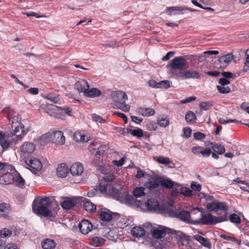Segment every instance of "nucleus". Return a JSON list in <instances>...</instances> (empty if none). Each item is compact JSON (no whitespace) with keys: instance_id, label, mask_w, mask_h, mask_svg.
<instances>
[{"instance_id":"obj_23","label":"nucleus","mask_w":249,"mask_h":249,"mask_svg":"<svg viewBox=\"0 0 249 249\" xmlns=\"http://www.w3.org/2000/svg\"><path fill=\"white\" fill-rule=\"evenodd\" d=\"M194 239L198 241L203 247L208 249L212 248V244L208 238H205L198 234H196L194 236Z\"/></svg>"},{"instance_id":"obj_55","label":"nucleus","mask_w":249,"mask_h":249,"mask_svg":"<svg viewBox=\"0 0 249 249\" xmlns=\"http://www.w3.org/2000/svg\"><path fill=\"white\" fill-rule=\"evenodd\" d=\"M7 208L5 203H1L0 204V213L1 215L5 217L6 216Z\"/></svg>"},{"instance_id":"obj_39","label":"nucleus","mask_w":249,"mask_h":249,"mask_svg":"<svg viewBox=\"0 0 249 249\" xmlns=\"http://www.w3.org/2000/svg\"><path fill=\"white\" fill-rule=\"evenodd\" d=\"M154 160L159 163L166 165L171 163V160L169 158L163 156L154 157Z\"/></svg>"},{"instance_id":"obj_14","label":"nucleus","mask_w":249,"mask_h":249,"mask_svg":"<svg viewBox=\"0 0 249 249\" xmlns=\"http://www.w3.org/2000/svg\"><path fill=\"white\" fill-rule=\"evenodd\" d=\"M73 138L76 142H86L89 140V136L85 131H76L73 135Z\"/></svg>"},{"instance_id":"obj_38","label":"nucleus","mask_w":249,"mask_h":249,"mask_svg":"<svg viewBox=\"0 0 249 249\" xmlns=\"http://www.w3.org/2000/svg\"><path fill=\"white\" fill-rule=\"evenodd\" d=\"M0 144L3 148V150H7L11 145H12L10 139L6 138V135L0 141Z\"/></svg>"},{"instance_id":"obj_28","label":"nucleus","mask_w":249,"mask_h":249,"mask_svg":"<svg viewBox=\"0 0 249 249\" xmlns=\"http://www.w3.org/2000/svg\"><path fill=\"white\" fill-rule=\"evenodd\" d=\"M77 201L75 198H69L63 201L61 206L64 209L69 210L76 205Z\"/></svg>"},{"instance_id":"obj_46","label":"nucleus","mask_w":249,"mask_h":249,"mask_svg":"<svg viewBox=\"0 0 249 249\" xmlns=\"http://www.w3.org/2000/svg\"><path fill=\"white\" fill-rule=\"evenodd\" d=\"M229 219L231 222L238 224L241 222L240 217L235 213H232L229 216Z\"/></svg>"},{"instance_id":"obj_57","label":"nucleus","mask_w":249,"mask_h":249,"mask_svg":"<svg viewBox=\"0 0 249 249\" xmlns=\"http://www.w3.org/2000/svg\"><path fill=\"white\" fill-rule=\"evenodd\" d=\"M193 136L195 139L197 140H203L205 138V135L200 132L194 133Z\"/></svg>"},{"instance_id":"obj_34","label":"nucleus","mask_w":249,"mask_h":249,"mask_svg":"<svg viewBox=\"0 0 249 249\" xmlns=\"http://www.w3.org/2000/svg\"><path fill=\"white\" fill-rule=\"evenodd\" d=\"M157 124L161 127H165L169 124V119L168 116L159 117L157 120Z\"/></svg>"},{"instance_id":"obj_49","label":"nucleus","mask_w":249,"mask_h":249,"mask_svg":"<svg viewBox=\"0 0 249 249\" xmlns=\"http://www.w3.org/2000/svg\"><path fill=\"white\" fill-rule=\"evenodd\" d=\"M131 134L134 137L140 138L143 136V133L142 129L138 128L137 129L132 130Z\"/></svg>"},{"instance_id":"obj_12","label":"nucleus","mask_w":249,"mask_h":249,"mask_svg":"<svg viewBox=\"0 0 249 249\" xmlns=\"http://www.w3.org/2000/svg\"><path fill=\"white\" fill-rule=\"evenodd\" d=\"M173 231L175 232V231L169 228L160 226L158 229H154L152 231V235L155 238L160 239L163 237L166 233L172 234Z\"/></svg>"},{"instance_id":"obj_52","label":"nucleus","mask_w":249,"mask_h":249,"mask_svg":"<svg viewBox=\"0 0 249 249\" xmlns=\"http://www.w3.org/2000/svg\"><path fill=\"white\" fill-rule=\"evenodd\" d=\"M220 237L224 239L231 241L234 242H236L237 243V244L238 245H240L241 244V241L238 240L237 239H236V238H235L233 237L227 236L226 235H225V234L221 235Z\"/></svg>"},{"instance_id":"obj_53","label":"nucleus","mask_w":249,"mask_h":249,"mask_svg":"<svg viewBox=\"0 0 249 249\" xmlns=\"http://www.w3.org/2000/svg\"><path fill=\"white\" fill-rule=\"evenodd\" d=\"M103 179L105 182H111L114 179V176L110 173H106L104 174Z\"/></svg>"},{"instance_id":"obj_4","label":"nucleus","mask_w":249,"mask_h":249,"mask_svg":"<svg viewBox=\"0 0 249 249\" xmlns=\"http://www.w3.org/2000/svg\"><path fill=\"white\" fill-rule=\"evenodd\" d=\"M194 210H197L200 212L202 214L201 222L204 224L211 225L227 221L228 219V216H226L225 212L223 213L222 215H218V216H213L209 213L203 214L202 210L198 207L195 208Z\"/></svg>"},{"instance_id":"obj_35","label":"nucleus","mask_w":249,"mask_h":249,"mask_svg":"<svg viewBox=\"0 0 249 249\" xmlns=\"http://www.w3.org/2000/svg\"><path fill=\"white\" fill-rule=\"evenodd\" d=\"M233 59V55L232 53H228L227 54L221 56L219 59V62L222 64H227L230 63Z\"/></svg>"},{"instance_id":"obj_59","label":"nucleus","mask_w":249,"mask_h":249,"mask_svg":"<svg viewBox=\"0 0 249 249\" xmlns=\"http://www.w3.org/2000/svg\"><path fill=\"white\" fill-rule=\"evenodd\" d=\"M192 130L189 127H185L183 129V137L185 138H189L190 137Z\"/></svg>"},{"instance_id":"obj_27","label":"nucleus","mask_w":249,"mask_h":249,"mask_svg":"<svg viewBox=\"0 0 249 249\" xmlns=\"http://www.w3.org/2000/svg\"><path fill=\"white\" fill-rule=\"evenodd\" d=\"M75 88L80 92H84L89 88L88 83L84 79L78 81L75 84Z\"/></svg>"},{"instance_id":"obj_61","label":"nucleus","mask_w":249,"mask_h":249,"mask_svg":"<svg viewBox=\"0 0 249 249\" xmlns=\"http://www.w3.org/2000/svg\"><path fill=\"white\" fill-rule=\"evenodd\" d=\"M202 150V147L197 146V147H193L192 148V152L196 154L197 155L198 154H201Z\"/></svg>"},{"instance_id":"obj_37","label":"nucleus","mask_w":249,"mask_h":249,"mask_svg":"<svg viewBox=\"0 0 249 249\" xmlns=\"http://www.w3.org/2000/svg\"><path fill=\"white\" fill-rule=\"evenodd\" d=\"M45 98L53 103H58L60 99L58 95L54 93H49L45 95Z\"/></svg>"},{"instance_id":"obj_11","label":"nucleus","mask_w":249,"mask_h":249,"mask_svg":"<svg viewBox=\"0 0 249 249\" xmlns=\"http://www.w3.org/2000/svg\"><path fill=\"white\" fill-rule=\"evenodd\" d=\"M24 160L28 166V169L35 174L36 171L40 170L42 168L41 161L36 158H27Z\"/></svg>"},{"instance_id":"obj_7","label":"nucleus","mask_w":249,"mask_h":249,"mask_svg":"<svg viewBox=\"0 0 249 249\" xmlns=\"http://www.w3.org/2000/svg\"><path fill=\"white\" fill-rule=\"evenodd\" d=\"M36 150L35 144L31 142H25L19 147L18 152L20 157L24 160L28 158Z\"/></svg>"},{"instance_id":"obj_45","label":"nucleus","mask_w":249,"mask_h":249,"mask_svg":"<svg viewBox=\"0 0 249 249\" xmlns=\"http://www.w3.org/2000/svg\"><path fill=\"white\" fill-rule=\"evenodd\" d=\"M196 119V115L192 111H188L185 115V120L187 122L193 123Z\"/></svg>"},{"instance_id":"obj_18","label":"nucleus","mask_w":249,"mask_h":249,"mask_svg":"<svg viewBox=\"0 0 249 249\" xmlns=\"http://www.w3.org/2000/svg\"><path fill=\"white\" fill-rule=\"evenodd\" d=\"M144 206L147 210L155 211L159 209V204L157 199L154 198H150L144 203Z\"/></svg>"},{"instance_id":"obj_26","label":"nucleus","mask_w":249,"mask_h":249,"mask_svg":"<svg viewBox=\"0 0 249 249\" xmlns=\"http://www.w3.org/2000/svg\"><path fill=\"white\" fill-rule=\"evenodd\" d=\"M68 171L69 168L66 164L61 163L57 167V175L59 177L65 178L67 176Z\"/></svg>"},{"instance_id":"obj_19","label":"nucleus","mask_w":249,"mask_h":249,"mask_svg":"<svg viewBox=\"0 0 249 249\" xmlns=\"http://www.w3.org/2000/svg\"><path fill=\"white\" fill-rule=\"evenodd\" d=\"M167 11L169 15L184 14L186 12V7L173 6L167 8Z\"/></svg>"},{"instance_id":"obj_6","label":"nucleus","mask_w":249,"mask_h":249,"mask_svg":"<svg viewBox=\"0 0 249 249\" xmlns=\"http://www.w3.org/2000/svg\"><path fill=\"white\" fill-rule=\"evenodd\" d=\"M207 208L209 211H215L217 212L218 215H222L225 212L226 216L227 215L228 206L226 204L223 202L214 201L207 204Z\"/></svg>"},{"instance_id":"obj_25","label":"nucleus","mask_w":249,"mask_h":249,"mask_svg":"<svg viewBox=\"0 0 249 249\" xmlns=\"http://www.w3.org/2000/svg\"><path fill=\"white\" fill-rule=\"evenodd\" d=\"M107 195L117 199L122 197V194L119 189L112 186H109Z\"/></svg>"},{"instance_id":"obj_60","label":"nucleus","mask_w":249,"mask_h":249,"mask_svg":"<svg viewBox=\"0 0 249 249\" xmlns=\"http://www.w3.org/2000/svg\"><path fill=\"white\" fill-rule=\"evenodd\" d=\"M211 152H212V151H211V149H210V148L204 149L202 147V152L201 154L202 155V156L203 157H208L211 155Z\"/></svg>"},{"instance_id":"obj_32","label":"nucleus","mask_w":249,"mask_h":249,"mask_svg":"<svg viewBox=\"0 0 249 249\" xmlns=\"http://www.w3.org/2000/svg\"><path fill=\"white\" fill-rule=\"evenodd\" d=\"M145 195V188L143 187H136L133 190V195L136 198L142 197Z\"/></svg>"},{"instance_id":"obj_58","label":"nucleus","mask_w":249,"mask_h":249,"mask_svg":"<svg viewBox=\"0 0 249 249\" xmlns=\"http://www.w3.org/2000/svg\"><path fill=\"white\" fill-rule=\"evenodd\" d=\"M159 88H164L165 89L169 88L170 86V82L168 80H163L161 81L160 82H159Z\"/></svg>"},{"instance_id":"obj_17","label":"nucleus","mask_w":249,"mask_h":249,"mask_svg":"<svg viewBox=\"0 0 249 249\" xmlns=\"http://www.w3.org/2000/svg\"><path fill=\"white\" fill-rule=\"evenodd\" d=\"M70 171L72 176H78L83 173L84 167L80 163L75 162L71 166Z\"/></svg>"},{"instance_id":"obj_33","label":"nucleus","mask_w":249,"mask_h":249,"mask_svg":"<svg viewBox=\"0 0 249 249\" xmlns=\"http://www.w3.org/2000/svg\"><path fill=\"white\" fill-rule=\"evenodd\" d=\"M100 217L102 221H109L112 219L113 215L110 211L108 210H105L100 213Z\"/></svg>"},{"instance_id":"obj_9","label":"nucleus","mask_w":249,"mask_h":249,"mask_svg":"<svg viewBox=\"0 0 249 249\" xmlns=\"http://www.w3.org/2000/svg\"><path fill=\"white\" fill-rule=\"evenodd\" d=\"M27 131L23 129L18 131L11 130L6 133V138L10 139L12 144H17L22 141L24 136L26 134Z\"/></svg>"},{"instance_id":"obj_10","label":"nucleus","mask_w":249,"mask_h":249,"mask_svg":"<svg viewBox=\"0 0 249 249\" xmlns=\"http://www.w3.org/2000/svg\"><path fill=\"white\" fill-rule=\"evenodd\" d=\"M168 214L171 217H175L186 223H190V214L187 211H180L172 209L168 211Z\"/></svg>"},{"instance_id":"obj_21","label":"nucleus","mask_w":249,"mask_h":249,"mask_svg":"<svg viewBox=\"0 0 249 249\" xmlns=\"http://www.w3.org/2000/svg\"><path fill=\"white\" fill-rule=\"evenodd\" d=\"M136 112L143 116L149 117L152 116L155 114V111L153 109L150 107H138Z\"/></svg>"},{"instance_id":"obj_47","label":"nucleus","mask_w":249,"mask_h":249,"mask_svg":"<svg viewBox=\"0 0 249 249\" xmlns=\"http://www.w3.org/2000/svg\"><path fill=\"white\" fill-rule=\"evenodd\" d=\"M180 194L185 196H191L193 195V191L188 188L182 187L180 190Z\"/></svg>"},{"instance_id":"obj_50","label":"nucleus","mask_w":249,"mask_h":249,"mask_svg":"<svg viewBox=\"0 0 249 249\" xmlns=\"http://www.w3.org/2000/svg\"><path fill=\"white\" fill-rule=\"evenodd\" d=\"M109 186V185H107L104 183H100L98 186V189L100 192L107 195Z\"/></svg>"},{"instance_id":"obj_41","label":"nucleus","mask_w":249,"mask_h":249,"mask_svg":"<svg viewBox=\"0 0 249 249\" xmlns=\"http://www.w3.org/2000/svg\"><path fill=\"white\" fill-rule=\"evenodd\" d=\"M212 149L215 153H217L218 154H222L225 151V147L218 143H215L212 146Z\"/></svg>"},{"instance_id":"obj_42","label":"nucleus","mask_w":249,"mask_h":249,"mask_svg":"<svg viewBox=\"0 0 249 249\" xmlns=\"http://www.w3.org/2000/svg\"><path fill=\"white\" fill-rule=\"evenodd\" d=\"M213 106V102L208 101V102H203L199 103L200 107L204 110H208Z\"/></svg>"},{"instance_id":"obj_54","label":"nucleus","mask_w":249,"mask_h":249,"mask_svg":"<svg viewBox=\"0 0 249 249\" xmlns=\"http://www.w3.org/2000/svg\"><path fill=\"white\" fill-rule=\"evenodd\" d=\"M146 128L150 131L155 130L157 128V124L154 122H149L146 124Z\"/></svg>"},{"instance_id":"obj_40","label":"nucleus","mask_w":249,"mask_h":249,"mask_svg":"<svg viewBox=\"0 0 249 249\" xmlns=\"http://www.w3.org/2000/svg\"><path fill=\"white\" fill-rule=\"evenodd\" d=\"M15 181L19 186L22 187L25 185V180L18 173H16L14 175Z\"/></svg>"},{"instance_id":"obj_20","label":"nucleus","mask_w":249,"mask_h":249,"mask_svg":"<svg viewBox=\"0 0 249 249\" xmlns=\"http://www.w3.org/2000/svg\"><path fill=\"white\" fill-rule=\"evenodd\" d=\"M160 185V179L157 178H152L146 182L144 186L147 189L150 190L158 189Z\"/></svg>"},{"instance_id":"obj_24","label":"nucleus","mask_w":249,"mask_h":249,"mask_svg":"<svg viewBox=\"0 0 249 249\" xmlns=\"http://www.w3.org/2000/svg\"><path fill=\"white\" fill-rule=\"evenodd\" d=\"M14 180V175L11 173H7L3 174L0 176V183L2 184H9L12 183Z\"/></svg>"},{"instance_id":"obj_29","label":"nucleus","mask_w":249,"mask_h":249,"mask_svg":"<svg viewBox=\"0 0 249 249\" xmlns=\"http://www.w3.org/2000/svg\"><path fill=\"white\" fill-rule=\"evenodd\" d=\"M84 95L88 97L95 98L101 95V91L96 88L88 89L85 92Z\"/></svg>"},{"instance_id":"obj_36","label":"nucleus","mask_w":249,"mask_h":249,"mask_svg":"<svg viewBox=\"0 0 249 249\" xmlns=\"http://www.w3.org/2000/svg\"><path fill=\"white\" fill-rule=\"evenodd\" d=\"M84 208L85 210L89 212H93L96 210V206L90 202L88 199L84 198Z\"/></svg>"},{"instance_id":"obj_62","label":"nucleus","mask_w":249,"mask_h":249,"mask_svg":"<svg viewBox=\"0 0 249 249\" xmlns=\"http://www.w3.org/2000/svg\"><path fill=\"white\" fill-rule=\"evenodd\" d=\"M114 114H115V115H117L119 117H120L121 118H122L123 120L124 121L125 124H127V118L126 116L124 114L120 112H115L114 113Z\"/></svg>"},{"instance_id":"obj_48","label":"nucleus","mask_w":249,"mask_h":249,"mask_svg":"<svg viewBox=\"0 0 249 249\" xmlns=\"http://www.w3.org/2000/svg\"><path fill=\"white\" fill-rule=\"evenodd\" d=\"M160 184L164 187L171 188L173 187L174 183L169 179L160 180Z\"/></svg>"},{"instance_id":"obj_5","label":"nucleus","mask_w":249,"mask_h":249,"mask_svg":"<svg viewBox=\"0 0 249 249\" xmlns=\"http://www.w3.org/2000/svg\"><path fill=\"white\" fill-rule=\"evenodd\" d=\"M42 139H47L48 141L53 143L63 145L65 142V138L63 133L59 130L49 132L48 133L43 135L41 137Z\"/></svg>"},{"instance_id":"obj_30","label":"nucleus","mask_w":249,"mask_h":249,"mask_svg":"<svg viewBox=\"0 0 249 249\" xmlns=\"http://www.w3.org/2000/svg\"><path fill=\"white\" fill-rule=\"evenodd\" d=\"M41 245L43 249H54L56 243L52 239H46L42 242Z\"/></svg>"},{"instance_id":"obj_15","label":"nucleus","mask_w":249,"mask_h":249,"mask_svg":"<svg viewBox=\"0 0 249 249\" xmlns=\"http://www.w3.org/2000/svg\"><path fill=\"white\" fill-rule=\"evenodd\" d=\"M93 228L92 224L88 220H82L79 224V228L81 232L84 234H88Z\"/></svg>"},{"instance_id":"obj_8","label":"nucleus","mask_w":249,"mask_h":249,"mask_svg":"<svg viewBox=\"0 0 249 249\" xmlns=\"http://www.w3.org/2000/svg\"><path fill=\"white\" fill-rule=\"evenodd\" d=\"M72 111V108L69 107H58L57 106H53L51 109H49L47 111V113L52 117L58 118L60 117L58 113L67 114L69 116H71Z\"/></svg>"},{"instance_id":"obj_22","label":"nucleus","mask_w":249,"mask_h":249,"mask_svg":"<svg viewBox=\"0 0 249 249\" xmlns=\"http://www.w3.org/2000/svg\"><path fill=\"white\" fill-rule=\"evenodd\" d=\"M199 74L198 72L195 71H184L178 78L181 79H189L195 78L198 79L199 78Z\"/></svg>"},{"instance_id":"obj_51","label":"nucleus","mask_w":249,"mask_h":249,"mask_svg":"<svg viewBox=\"0 0 249 249\" xmlns=\"http://www.w3.org/2000/svg\"><path fill=\"white\" fill-rule=\"evenodd\" d=\"M216 88L219 92L221 93L225 94L229 93L231 91V89L228 87L224 86H217Z\"/></svg>"},{"instance_id":"obj_13","label":"nucleus","mask_w":249,"mask_h":249,"mask_svg":"<svg viewBox=\"0 0 249 249\" xmlns=\"http://www.w3.org/2000/svg\"><path fill=\"white\" fill-rule=\"evenodd\" d=\"M10 125H11V130L14 131H18L23 129V125L20 122V118L16 115L11 117L9 119Z\"/></svg>"},{"instance_id":"obj_2","label":"nucleus","mask_w":249,"mask_h":249,"mask_svg":"<svg viewBox=\"0 0 249 249\" xmlns=\"http://www.w3.org/2000/svg\"><path fill=\"white\" fill-rule=\"evenodd\" d=\"M110 96L114 102V107L124 112L129 111L130 106L125 103L128 100V97L124 91L121 90L113 91L111 92Z\"/></svg>"},{"instance_id":"obj_63","label":"nucleus","mask_w":249,"mask_h":249,"mask_svg":"<svg viewBox=\"0 0 249 249\" xmlns=\"http://www.w3.org/2000/svg\"><path fill=\"white\" fill-rule=\"evenodd\" d=\"M148 85L150 87L154 88H159V82H157L154 80H150L148 81Z\"/></svg>"},{"instance_id":"obj_31","label":"nucleus","mask_w":249,"mask_h":249,"mask_svg":"<svg viewBox=\"0 0 249 249\" xmlns=\"http://www.w3.org/2000/svg\"><path fill=\"white\" fill-rule=\"evenodd\" d=\"M132 235L135 237H141L144 235L145 231L141 227H135L131 231Z\"/></svg>"},{"instance_id":"obj_16","label":"nucleus","mask_w":249,"mask_h":249,"mask_svg":"<svg viewBox=\"0 0 249 249\" xmlns=\"http://www.w3.org/2000/svg\"><path fill=\"white\" fill-rule=\"evenodd\" d=\"M172 233L176 234V238L178 242L182 246H187L189 244L190 238L187 235H185L182 232L178 231H173Z\"/></svg>"},{"instance_id":"obj_3","label":"nucleus","mask_w":249,"mask_h":249,"mask_svg":"<svg viewBox=\"0 0 249 249\" xmlns=\"http://www.w3.org/2000/svg\"><path fill=\"white\" fill-rule=\"evenodd\" d=\"M187 61L183 57H176L174 58L167 67L170 68V72L173 75L179 78L185 70Z\"/></svg>"},{"instance_id":"obj_44","label":"nucleus","mask_w":249,"mask_h":249,"mask_svg":"<svg viewBox=\"0 0 249 249\" xmlns=\"http://www.w3.org/2000/svg\"><path fill=\"white\" fill-rule=\"evenodd\" d=\"M12 235V231L7 228H4L0 231V237L1 238H7Z\"/></svg>"},{"instance_id":"obj_64","label":"nucleus","mask_w":249,"mask_h":249,"mask_svg":"<svg viewBox=\"0 0 249 249\" xmlns=\"http://www.w3.org/2000/svg\"><path fill=\"white\" fill-rule=\"evenodd\" d=\"M92 117L93 120L96 122H99V123H102L104 121V120L103 119V118L101 116H100L98 115H96V114H93L92 115Z\"/></svg>"},{"instance_id":"obj_43","label":"nucleus","mask_w":249,"mask_h":249,"mask_svg":"<svg viewBox=\"0 0 249 249\" xmlns=\"http://www.w3.org/2000/svg\"><path fill=\"white\" fill-rule=\"evenodd\" d=\"M105 241L106 240L104 239L99 237H95L92 239L93 244L96 247L103 245Z\"/></svg>"},{"instance_id":"obj_1","label":"nucleus","mask_w":249,"mask_h":249,"mask_svg":"<svg viewBox=\"0 0 249 249\" xmlns=\"http://www.w3.org/2000/svg\"><path fill=\"white\" fill-rule=\"evenodd\" d=\"M52 197L42 196L36 199L33 203V212L44 217H52L57 209V205Z\"/></svg>"},{"instance_id":"obj_56","label":"nucleus","mask_w":249,"mask_h":249,"mask_svg":"<svg viewBox=\"0 0 249 249\" xmlns=\"http://www.w3.org/2000/svg\"><path fill=\"white\" fill-rule=\"evenodd\" d=\"M190 187L192 190L196 191H200L201 189V185L196 182H193L191 183Z\"/></svg>"}]
</instances>
